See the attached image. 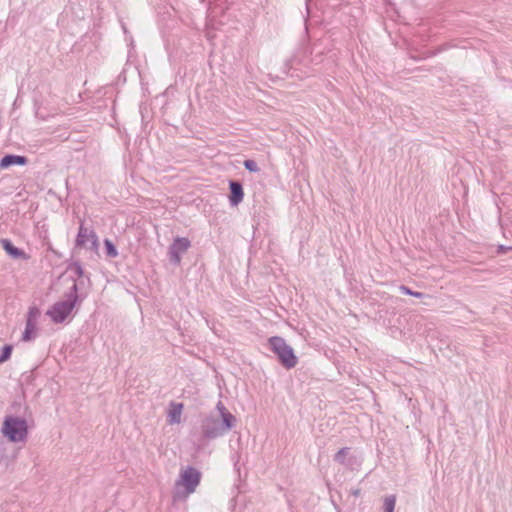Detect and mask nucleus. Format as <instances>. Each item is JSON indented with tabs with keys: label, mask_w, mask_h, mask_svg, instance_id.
Returning a JSON list of instances; mask_svg holds the SVG:
<instances>
[{
	"label": "nucleus",
	"mask_w": 512,
	"mask_h": 512,
	"mask_svg": "<svg viewBox=\"0 0 512 512\" xmlns=\"http://www.w3.org/2000/svg\"><path fill=\"white\" fill-rule=\"evenodd\" d=\"M29 162V159L23 155L6 154L0 159V168L7 169L11 166H25Z\"/></svg>",
	"instance_id": "10"
},
{
	"label": "nucleus",
	"mask_w": 512,
	"mask_h": 512,
	"mask_svg": "<svg viewBox=\"0 0 512 512\" xmlns=\"http://www.w3.org/2000/svg\"><path fill=\"white\" fill-rule=\"evenodd\" d=\"M201 481V472L192 466L186 467L180 473V480L177 481V485H182L187 494L195 492L197 486Z\"/></svg>",
	"instance_id": "6"
},
{
	"label": "nucleus",
	"mask_w": 512,
	"mask_h": 512,
	"mask_svg": "<svg viewBox=\"0 0 512 512\" xmlns=\"http://www.w3.org/2000/svg\"><path fill=\"white\" fill-rule=\"evenodd\" d=\"M1 247L3 250L13 259H27L28 255L24 252V250L14 246L11 240L7 238H2L0 240Z\"/></svg>",
	"instance_id": "11"
},
{
	"label": "nucleus",
	"mask_w": 512,
	"mask_h": 512,
	"mask_svg": "<svg viewBox=\"0 0 512 512\" xmlns=\"http://www.w3.org/2000/svg\"><path fill=\"white\" fill-rule=\"evenodd\" d=\"M235 426L231 425V418H225L222 421L216 416L210 415L205 417L201 422V433L203 438L212 440L224 436Z\"/></svg>",
	"instance_id": "3"
},
{
	"label": "nucleus",
	"mask_w": 512,
	"mask_h": 512,
	"mask_svg": "<svg viewBox=\"0 0 512 512\" xmlns=\"http://www.w3.org/2000/svg\"><path fill=\"white\" fill-rule=\"evenodd\" d=\"M351 448H341L333 457V460L350 470H356L361 465V460L354 454H351Z\"/></svg>",
	"instance_id": "8"
},
{
	"label": "nucleus",
	"mask_w": 512,
	"mask_h": 512,
	"mask_svg": "<svg viewBox=\"0 0 512 512\" xmlns=\"http://www.w3.org/2000/svg\"><path fill=\"white\" fill-rule=\"evenodd\" d=\"M1 430L3 435L11 442L25 441L28 435L27 421L16 416H6Z\"/></svg>",
	"instance_id": "4"
},
{
	"label": "nucleus",
	"mask_w": 512,
	"mask_h": 512,
	"mask_svg": "<svg viewBox=\"0 0 512 512\" xmlns=\"http://www.w3.org/2000/svg\"><path fill=\"white\" fill-rule=\"evenodd\" d=\"M104 248L107 257L116 258L118 256V250L115 244L110 239H104Z\"/></svg>",
	"instance_id": "15"
},
{
	"label": "nucleus",
	"mask_w": 512,
	"mask_h": 512,
	"mask_svg": "<svg viewBox=\"0 0 512 512\" xmlns=\"http://www.w3.org/2000/svg\"><path fill=\"white\" fill-rule=\"evenodd\" d=\"M183 410L182 403L171 402L168 412V421L170 424H179L181 421V413Z\"/></svg>",
	"instance_id": "12"
},
{
	"label": "nucleus",
	"mask_w": 512,
	"mask_h": 512,
	"mask_svg": "<svg viewBox=\"0 0 512 512\" xmlns=\"http://www.w3.org/2000/svg\"><path fill=\"white\" fill-rule=\"evenodd\" d=\"M68 270L73 271L78 277L84 276V269H83L82 265L80 264V262H78V261H75V262L69 264Z\"/></svg>",
	"instance_id": "20"
},
{
	"label": "nucleus",
	"mask_w": 512,
	"mask_h": 512,
	"mask_svg": "<svg viewBox=\"0 0 512 512\" xmlns=\"http://www.w3.org/2000/svg\"><path fill=\"white\" fill-rule=\"evenodd\" d=\"M229 190V202L232 206H237L243 201L244 198V190L242 183L237 180H230Z\"/></svg>",
	"instance_id": "9"
},
{
	"label": "nucleus",
	"mask_w": 512,
	"mask_h": 512,
	"mask_svg": "<svg viewBox=\"0 0 512 512\" xmlns=\"http://www.w3.org/2000/svg\"><path fill=\"white\" fill-rule=\"evenodd\" d=\"M289 68H290V61H286L283 65V73L288 74Z\"/></svg>",
	"instance_id": "23"
},
{
	"label": "nucleus",
	"mask_w": 512,
	"mask_h": 512,
	"mask_svg": "<svg viewBox=\"0 0 512 512\" xmlns=\"http://www.w3.org/2000/svg\"><path fill=\"white\" fill-rule=\"evenodd\" d=\"M40 315V310L36 306H31L28 309L27 315H26V323H31L34 325H37V319Z\"/></svg>",
	"instance_id": "17"
},
{
	"label": "nucleus",
	"mask_w": 512,
	"mask_h": 512,
	"mask_svg": "<svg viewBox=\"0 0 512 512\" xmlns=\"http://www.w3.org/2000/svg\"><path fill=\"white\" fill-rule=\"evenodd\" d=\"M78 284H74L65 293V300L57 301L46 312L55 324L63 323L72 313L76 304L79 302Z\"/></svg>",
	"instance_id": "1"
},
{
	"label": "nucleus",
	"mask_w": 512,
	"mask_h": 512,
	"mask_svg": "<svg viewBox=\"0 0 512 512\" xmlns=\"http://www.w3.org/2000/svg\"><path fill=\"white\" fill-rule=\"evenodd\" d=\"M36 329H37V325L31 324V323H26L25 330L22 333V337H21L22 341L30 342V341L34 340L35 336H36Z\"/></svg>",
	"instance_id": "14"
},
{
	"label": "nucleus",
	"mask_w": 512,
	"mask_h": 512,
	"mask_svg": "<svg viewBox=\"0 0 512 512\" xmlns=\"http://www.w3.org/2000/svg\"><path fill=\"white\" fill-rule=\"evenodd\" d=\"M216 410L219 412V419H221L222 421H225V418L226 416L227 417H230L231 418V425L235 426L236 425V417L227 410V408L225 407V405L221 402V401H218V403L216 404Z\"/></svg>",
	"instance_id": "13"
},
{
	"label": "nucleus",
	"mask_w": 512,
	"mask_h": 512,
	"mask_svg": "<svg viewBox=\"0 0 512 512\" xmlns=\"http://www.w3.org/2000/svg\"><path fill=\"white\" fill-rule=\"evenodd\" d=\"M191 246V242L186 237H176L168 248L169 261L173 265H179L181 255L185 253Z\"/></svg>",
	"instance_id": "7"
},
{
	"label": "nucleus",
	"mask_w": 512,
	"mask_h": 512,
	"mask_svg": "<svg viewBox=\"0 0 512 512\" xmlns=\"http://www.w3.org/2000/svg\"><path fill=\"white\" fill-rule=\"evenodd\" d=\"M269 349L277 356L279 363L287 370L294 368L298 363V357L293 348L284 338L272 336L268 339Z\"/></svg>",
	"instance_id": "2"
},
{
	"label": "nucleus",
	"mask_w": 512,
	"mask_h": 512,
	"mask_svg": "<svg viewBox=\"0 0 512 512\" xmlns=\"http://www.w3.org/2000/svg\"><path fill=\"white\" fill-rule=\"evenodd\" d=\"M2 457V453L0 452V458Z\"/></svg>",
	"instance_id": "25"
},
{
	"label": "nucleus",
	"mask_w": 512,
	"mask_h": 512,
	"mask_svg": "<svg viewBox=\"0 0 512 512\" xmlns=\"http://www.w3.org/2000/svg\"><path fill=\"white\" fill-rule=\"evenodd\" d=\"M509 250H512V247L504 246V245H499L498 246V253L499 254H504V253H506Z\"/></svg>",
	"instance_id": "22"
},
{
	"label": "nucleus",
	"mask_w": 512,
	"mask_h": 512,
	"mask_svg": "<svg viewBox=\"0 0 512 512\" xmlns=\"http://www.w3.org/2000/svg\"><path fill=\"white\" fill-rule=\"evenodd\" d=\"M396 505V496L389 495L384 498L383 509L384 512H394Z\"/></svg>",
	"instance_id": "18"
},
{
	"label": "nucleus",
	"mask_w": 512,
	"mask_h": 512,
	"mask_svg": "<svg viewBox=\"0 0 512 512\" xmlns=\"http://www.w3.org/2000/svg\"><path fill=\"white\" fill-rule=\"evenodd\" d=\"M243 165H244L245 169L248 170L249 172L256 173V172L260 171V168H259L257 162L253 159H246L244 161Z\"/></svg>",
	"instance_id": "21"
},
{
	"label": "nucleus",
	"mask_w": 512,
	"mask_h": 512,
	"mask_svg": "<svg viewBox=\"0 0 512 512\" xmlns=\"http://www.w3.org/2000/svg\"><path fill=\"white\" fill-rule=\"evenodd\" d=\"M399 290L404 295H410V296H413L416 298H429V299L432 298L430 295L424 294L422 292L413 291L411 288H409L406 285H400Z\"/></svg>",
	"instance_id": "16"
},
{
	"label": "nucleus",
	"mask_w": 512,
	"mask_h": 512,
	"mask_svg": "<svg viewBox=\"0 0 512 512\" xmlns=\"http://www.w3.org/2000/svg\"><path fill=\"white\" fill-rule=\"evenodd\" d=\"M350 494L353 495L354 497H358L361 494V490L359 488L352 489Z\"/></svg>",
	"instance_id": "24"
},
{
	"label": "nucleus",
	"mask_w": 512,
	"mask_h": 512,
	"mask_svg": "<svg viewBox=\"0 0 512 512\" xmlns=\"http://www.w3.org/2000/svg\"><path fill=\"white\" fill-rule=\"evenodd\" d=\"M75 248H86L92 251H98V236L93 228L86 227L84 225V221L80 222L78 233L75 239Z\"/></svg>",
	"instance_id": "5"
},
{
	"label": "nucleus",
	"mask_w": 512,
	"mask_h": 512,
	"mask_svg": "<svg viewBox=\"0 0 512 512\" xmlns=\"http://www.w3.org/2000/svg\"><path fill=\"white\" fill-rule=\"evenodd\" d=\"M13 351V346L11 344H5L2 347L1 353H0V364L8 361L11 357Z\"/></svg>",
	"instance_id": "19"
}]
</instances>
